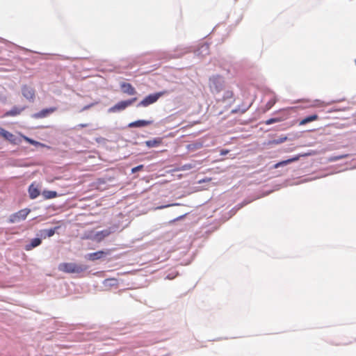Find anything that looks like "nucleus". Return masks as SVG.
Here are the masks:
<instances>
[{
  "instance_id": "obj_10",
  "label": "nucleus",
  "mask_w": 356,
  "mask_h": 356,
  "mask_svg": "<svg viewBox=\"0 0 356 356\" xmlns=\"http://www.w3.org/2000/svg\"><path fill=\"white\" fill-rule=\"evenodd\" d=\"M56 111V107L44 108V109H42V111H40V112L35 113L33 115V117L35 118H46L47 116H48L49 115L53 113Z\"/></svg>"
},
{
  "instance_id": "obj_21",
  "label": "nucleus",
  "mask_w": 356,
  "mask_h": 356,
  "mask_svg": "<svg viewBox=\"0 0 356 356\" xmlns=\"http://www.w3.org/2000/svg\"><path fill=\"white\" fill-rule=\"evenodd\" d=\"M24 139L28 142L29 143L31 144V145H41L40 143L38 142V141H35L33 139H31L26 136H24Z\"/></svg>"
},
{
  "instance_id": "obj_27",
  "label": "nucleus",
  "mask_w": 356,
  "mask_h": 356,
  "mask_svg": "<svg viewBox=\"0 0 356 356\" xmlns=\"http://www.w3.org/2000/svg\"><path fill=\"white\" fill-rule=\"evenodd\" d=\"M275 104V101H269L266 105V108L267 110L270 109Z\"/></svg>"
},
{
  "instance_id": "obj_31",
  "label": "nucleus",
  "mask_w": 356,
  "mask_h": 356,
  "mask_svg": "<svg viewBox=\"0 0 356 356\" xmlns=\"http://www.w3.org/2000/svg\"><path fill=\"white\" fill-rule=\"evenodd\" d=\"M344 157H345L344 156H340L337 157V159H343V158H344Z\"/></svg>"
},
{
  "instance_id": "obj_24",
  "label": "nucleus",
  "mask_w": 356,
  "mask_h": 356,
  "mask_svg": "<svg viewBox=\"0 0 356 356\" xmlns=\"http://www.w3.org/2000/svg\"><path fill=\"white\" fill-rule=\"evenodd\" d=\"M280 121V118H270L266 121V124L269 125Z\"/></svg>"
},
{
  "instance_id": "obj_18",
  "label": "nucleus",
  "mask_w": 356,
  "mask_h": 356,
  "mask_svg": "<svg viewBox=\"0 0 356 356\" xmlns=\"http://www.w3.org/2000/svg\"><path fill=\"white\" fill-rule=\"evenodd\" d=\"M298 159H299V156H295L293 158H291V159H287V160H285V161H280V162H279V163H276L275 165V168H277L279 167L286 165H287L289 163H291L292 162L296 161Z\"/></svg>"
},
{
  "instance_id": "obj_3",
  "label": "nucleus",
  "mask_w": 356,
  "mask_h": 356,
  "mask_svg": "<svg viewBox=\"0 0 356 356\" xmlns=\"http://www.w3.org/2000/svg\"><path fill=\"white\" fill-rule=\"evenodd\" d=\"M223 80L220 76L216 75L209 78V88L213 92H219L223 87Z\"/></svg>"
},
{
  "instance_id": "obj_32",
  "label": "nucleus",
  "mask_w": 356,
  "mask_h": 356,
  "mask_svg": "<svg viewBox=\"0 0 356 356\" xmlns=\"http://www.w3.org/2000/svg\"><path fill=\"white\" fill-rule=\"evenodd\" d=\"M90 106H85V107L83 108V110H86V109L88 108Z\"/></svg>"
},
{
  "instance_id": "obj_6",
  "label": "nucleus",
  "mask_w": 356,
  "mask_h": 356,
  "mask_svg": "<svg viewBox=\"0 0 356 356\" xmlns=\"http://www.w3.org/2000/svg\"><path fill=\"white\" fill-rule=\"evenodd\" d=\"M23 96L29 101H33L35 98V90L29 86H24L22 88Z\"/></svg>"
},
{
  "instance_id": "obj_29",
  "label": "nucleus",
  "mask_w": 356,
  "mask_h": 356,
  "mask_svg": "<svg viewBox=\"0 0 356 356\" xmlns=\"http://www.w3.org/2000/svg\"><path fill=\"white\" fill-rule=\"evenodd\" d=\"M186 215H183V216H181L178 218H177L176 219H175L173 221H176V220H179L180 219H182Z\"/></svg>"
},
{
  "instance_id": "obj_11",
  "label": "nucleus",
  "mask_w": 356,
  "mask_h": 356,
  "mask_svg": "<svg viewBox=\"0 0 356 356\" xmlns=\"http://www.w3.org/2000/svg\"><path fill=\"white\" fill-rule=\"evenodd\" d=\"M152 121L150 120H139L135 122H132L129 124L128 127L130 128L134 127H142L151 124Z\"/></svg>"
},
{
  "instance_id": "obj_28",
  "label": "nucleus",
  "mask_w": 356,
  "mask_h": 356,
  "mask_svg": "<svg viewBox=\"0 0 356 356\" xmlns=\"http://www.w3.org/2000/svg\"><path fill=\"white\" fill-rule=\"evenodd\" d=\"M88 126V124H79L74 129H78L79 128H84V127H86Z\"/></svg>"
},
{
  "instance_id": "obj_19",
  "label": "nucleus",
  "mask_w": 356,
  "mask_h": 356,
  "mask_svg": "<svg viewBox=\"0 0 356 356\" xmlns=\"http://www.w3.org/2000/svg\"><path fill=\"white\" fill-rule=\"evenodd\" d=\"M42 196L44 199L49 200L56 197L58 194L56 191L45 190L42 192Z\"/></svg>"
},
{
  "instance_id": "obj_25",
  "label": "nucleus",
  "mask_w": 356,
  "mask_h": 356,
  "mask_svg": "<svg viewBox=\"0 0 356 356\" xmlns=\"http://www.w3.org/2000/svg\"><path fill=\"white\" fill-rule=\"evenodd\" d=\"M143 168V165H138L135 168H133L132 170H131V172L133 173H135L140 170H142Z\"/></svg>"
},
{
  "instance_id": "obj_34",
  "label": "nucleus",
  "mask_w": 356,
  "mask_h": 356,
  "mask_svg": "<svg viewBox=\"0 0 356 356\" xmlns=\"http://www.w3.org/2000/svg\"><path fill=\"white\" fill-rule=\"evenodd\" d=\"M113 279H107L106 281L113 280Z\"/></svg>"
},
{
  "instance_id": "obj_26",
  "label": "nucleus",
  "mask_w": 356,
  "mask_h": 356,
  "mask_svg": "<svg viewBox=\"0 0 356 356\" xmlns=\"http://www.w3.org/2000/svg\"><path fill=\"white\" fill-rule=\"evenodd\" d=\"M234 97V93L232 91H227L225 93V98H232Z\"/></svg>"
},
{
  "instance_id": "obj_23",
  "label": "nucleus",
  "mask_w": 356,
  "mask_h": 356,
  "mask_svg": "<svg viewBox=\"0 0 356 356\" xmlns=\"http://www.w3.org/2000/svg\"><path fill=\"white\" fill-rule=\"evenodd\" d=\"M193 168H194V165L192 163H187V164H184V165L180 167L179 170H188L192 169Z\"/></svg>"
},
{
  "instance_id": "obj_22",
  "label": "nucleus",
  "mask_w": 356,
  "mask_h": 356,
  "mask_svg": "<svg viewBox=\"0 0 356 356\" xmlns=\"http://www.w3.org/2000/svg\"><path fill=\"white\" fill-rule=\"evenodd\" d=\"M56 229V227L49 229H45V230H44V232L46 233V236L47 237H51V236H54V234H55Z\"/></svg>"
},
{
  "instance_id": "obj_13",
  "label": "nucleus",
  "mask_w": 356,
  "mask_h": 356,
  "mask_svg": "<svg viewBox=\"0 0 356 356\" xmlns=\"http://www.w3.org/2000/svg\"><path fill=\"white\" fill-rule=\"evenodd\" d=\"M41 243H42V240L40 238H33L31 241L30 243L26 244L25 245L24 249L26 251H30L32 249H33L34 248L39 246L41 244Z\"/></svg>"
},
{
  "instance_id": "obj_16",
  "label": "nucleus",
  "mask_w": 356,
  "mask_h": 356,
  "mask_svg": "<svg viewBox=\"0 0 356 356\" xmlns=\"http://www.w3.org/2000/svg\"><path fill=\"white\" fill-rule=\"evenodd\" d=\"M111 232L109 229H104L100 232H98L95 234V238L97 241H102L105 237L109 236L111 234Z\"/></svg>"
},
{
  "instance_id": "obj_7",
  "label": "nucleus",
  "mask_w": 356,
  "mask_h": 356,
  "mask_svg": "<svg viewBox=\"0 0 356 356\" xmlns=\"http://www.w3.org/2000/svg\"><path fill=\"white\" fill-rule=\"evenodd\" d=\"M0 135L5 138L6 140H8L13 144H17L16 137L12 133L6 131L2 127H0Z\"/></svg>"
},
{
  "instance_id": "obj_17",
  "label": "nucleus",
  "mask_w": 356,
  "mask_h": 356,
  "mask_svg": "<svg viewBox=\"0 0 356 356\" xmlns=\"http://www.w3.org/2000/svg\"><path fill=\"white\" fill-rule=\"evenodd\" d=\"M318 119V115L316 114L311 115L309 116H307L302 120H301L299 122L300 125H305L309 122L317 120Z\"/></svg>"
},
{
  "instance_id": "obj_4",
  "label": "nucleus",
  "mask_w": 356,
  "mask_h": 356,
  "mask_svg": "<svg viewBox=\"0 0 356 356\" xmlns=\"http://www.w3.org/2000/svg\"><path fill=\"white\" fill-rule=\"evenodd\" d=\"M137 100L136 97H134L132 99L125 100V101H121L115 104L113 106L111 107L108 109L109 113H115L118 111H123L125 108H127L128 106L133 104L134 102H135Z\"/></svg>"
},
{
  "instance_id": "obj_5",
  "label": "nucleus",
  "mask_w": 356,
  "mask_h": 356,
  "mask_svg": "<svg viewBox=\"0 0 356 356\" xmlns=\"http://www.w3.org/2000/svg\"><path fill=\"white\" fill-rule=\"evenodd\" d=\"M29 213L30 209H21L10 216L9 222L10 223H15L21 220H24L26 219Z\"/></svg>"
},
{
  "instance_id": "obj_30",
  "label": "nucleus",
  "mask_w": 356,
  "mask_h": 356,
  "mask_svg": "<svg viewBox=\"0 0 356 356\" xmlns=\"http://www.w3.org/2000/svg\"><path fill=\"white\" fill-rule=\"evenodd\" d=\"M227 152H228V151H227V150H225H225H222V151L221 152V154H222V155H223V154H226Z\"/></svg>"
},
{
  "instance_id": "obj_12",
  "label": "nucleus",
  "mask_w": 356,
  "mask_h": 356,
  "mask_svg": "<svg viewBox=\"0 0 356 356\" xmlns=\"http://www.w3.org/2000/svg\"><path fill=\"white\" fill-rule=\"evenodd\" d=\"M24 109H25V107L19 108L17 106H14L12 109L7 111L4 114V117L17 116V115H19Z\"/></svg>"
},
{
  "instance_id": "obj_8",
  "label": "nucleus",
  "mask_w": 356,
  "mask_h": 356,
  "mask_svg": "<svg viewBox=\"0 0 356 356\" xmlns=\"http://www.w3.org/2000/svg\"><path fill=\"white\" fill-rule=\"evenodd\" d=\"M122 91L129 95H134L136 94V90L134 87L129 83L122 82L120 84Z\"/></svg>"
},
{
  "instance_id": "obj_9",
  "label": "nucleus",
  "mask_w": 356,
  "mask_h": 356,
  "mask_svg": "<svg viewBox=\"0 0 356 356\" xmlns=\"http://www.w3.org/2000/svg\"><path fill=\"white\" fill-rule=\"evenodd\" d=\"M108 254H109V250H107V251L100 250V251H97L95 252L90 253L86 256V257L89 260L95 261V260L102 259V257H104V256H106Z\"/></svg>"
},
{
  "instance_id": "obj_1",
  "label": "nucleus",
  "mask_w": 356,
  "mask_h": 356,
  "mask_svg": "<svg viewBox=\"0 0 356 356\" xmlns=\"http://www.w3.org/2000/svg\"><path fill=\"white\" fill-rule=\"evenodd\" d=\"M85 269L83 266L74 263H61L58 266L60 271L67 273H80Z\"/></svg>"
},
{
  "instance_id": "obj_20",
  "label": "nucleus",
  "mask_w": 356,
  "mask_h": 356,
  "mask_svg": "<svg viewBox=\"0 0 356 356\" xmlns=\"http://www.w3.org/2000/svg\"><path fill=\"white\" fill-rule=\"evenodd\" d=\"M286 140H287V137L286 136H281V137H280L277 139H275V140H273L272 141H270L269 143L270 144H280V143H284Z\"/></svg>"
},
{
  "instance_id": "obj_14",
  "label": "nucleus",
  "mask_w": 356,
  "mask_h": 356,
  "mask_svg": "<svg viewBox=\"0 0 356 356\" xmlns=\"http://www.w3.org/2000/svg\"><path fill=\"white\" fill-rule=\"evenodd\" d=\"M28 191L31 199H35L40 195L39 189L33 184L29 186Z\"/></svg>"
},
{
  "instance_id": "obj_33",
  "label": "nucleus",
  "mask_w": 356,
  "mask_h": 356,
  "mask_svg": "<svg viewBox=\"0 0 356 356\" xmlns=\"http://www.w3.org/2000/svg\"><path fill=\"white\" fill-rule=\"evenodd\" d=\"M169 206H170V205H168V207H169ZM165 207H167V206H163V207H162L161 208H165Z\"/></svg>"
},
{
  "instance_id": "obj_15",
  "label": "nucleus",
  "mask_w": 356,
  "mask_h": 356,
  "mask_svg": "<svg viewBox=\"0 0 356 356\" xmlns=\"http://www.w3.org/2000/svg\"><path fill=\"white\" fill-rule=\"evenodd\" d=\"M162 143V138H156L152 140H149L145 141V145L148 147H157L160 145Z\"/></svg>"
},
{
  "instance_id": "obj_2",
  "label": "nucleus",
  "mask_w": 356,
  "mask_h": 356,
  "mask_svg": "<svg viewBox=\"0 0 356 356\" xmlns=\"http://www.w3.org/2000/svg\"><path fill=\"white\" fill-rule=\"evenodd\" d=\"M167 90L161 91L154 94H150L145 97L141 102L137 105L138 107H147L150 104H152L157 102V100L162 96L168 94Z\"/></svg>"
}]
</instances>
